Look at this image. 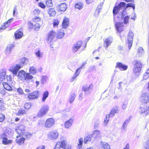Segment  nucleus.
<instances>
[{
	"label": "nucleus",
	"instance_id": "18",
	"mask_svg": "<svg viewBox=\"0 0 149 149\" xmlns=\"http://www.w3.org/2000/svg\"><path fill=\"white\" fill-rule=\"evenodd\" d=\"M82 42L81 41H78L77 43L74 45L72 48V50L74 52H76L81 46L82 45Z\"/></svg>",
	"mask_w": 149,
	"mask_h": 149
},
{
	"label": "nucleus",
	"instance_id": "27",
	"mask_svg": "<svg viewBox=\"0 0 149 149\" xmlns=\"http://www.w3.org/2000/svg\"><path fill=\"white\" fill-rule=\"evenodd\" d=\"M73 119L72 118H70L68 120L66 121L64 124V126L65 128H69L70 127L73 123Z\"/></svg>",
	"mask_w": 149,
	"mask_h": 149
},
{
	"label": "nucleus",
	"instance_id": "44",
	"mask_svg": "<svg viewBox=\"0 0 149 149\" xmlns=\"http://www.w3.org/2000/svg\"><path fill=\"white\" fill-rule=\"evenodd\" d=\"M29 71L32 74H35L37 72V70L36 68L32 66L30 68Z\"/></svg>",
	"mask_w": 149,
	"mask_h": 149
},
{
	"label": "nucleus",
	"instance_id": "52",
	"mask_svg": "<svg viewBox=\"0 0 149 149\" xmlns=\"http://www.w3.org/2000/svg\"><path fill=\"white\" fill-rule=\"evenodd\" d=\"M35 54L37 57L40 58L42 57V53L41 52L40 50H38L37 52H36Z\"/></svg>",
	"mask_w": 149,
	"mask_h": 149
},
{
	"label": "nucleus",
	"instance_id": "17",
	"mask_svg": "<svg viewBox=\"0 0 149 149\" xmlns=\"http://www.w3.org/2000/svg\"><path fill=\"white\" fill-rule=\"evenodd\" d=\"M69 24V19L66 17H64L62 23V27L63 29H66Z\"/></svg>",
	"mask_w": 149,
	"mask_h": 149
},
{
	"label": "nucleus",
	"instance_id": "30",
	"mask_svg": "<svg viewBox=\"0 0 149 149\" xmlns=\"http://www.w3.org/2000/svg\"><path fill=\"white\" fill-rule=\"evenodd\" d=\"M65 35V33L63 30H59L57 34L56 38L57 39H61L63 38Z\"/></svg>",
	"mask_w": 149,
	"mask_h": 149
},
{
	"label": "nucleus",
	"instance_id": "61",
	"mask_svg": "<svg viewBox=\"0 0 149 149\" xmlns=\"http://www.w3.org/2000/svg\"><path fill=\"white\" fill-rule=\"evenodd\" d=\"M77 77V76H76L74 75L70 79V81L71 82H73L74 80H75L76 79Z\"/></svg>",
	"mask_w": 149,
	"mask_h": 149
},
{
	"label": "nucleus",
	"instance_id": "53",
	"mask_svg": "<svg viewBox=\"0 0 149 149\" xmlns=\"http://www.w3.org/2000/svg\"><path fill=\"white\" fill-rule=\"evenodd\" d=\"M40 11L39 10L35 9L33 12V14L34 15H39L40 13Z\"/></svg>",
	"mask_w": 149,
	"mask_h": 149
},
{
	"label": "nucleus",
	"instance_id": "10",
	"mask_svg": "<svg viewBox=\"0 0 149 149\" xmlns=\"http://www.w3.org/2000/svg\"><path fill=\"white\" fill-rule=\"evenodd\" d=\"M140 101L143 104H146L149 102V95L147 93H142L140 97Z\"/></svg>",
	"mask_w": 149,
	"mask_h": 149
},
{
	"label": "nucleus",
	"instance_id": "46",
	"mask_svg": "<svg viewBox=\"0 0 149 149\" xmlns=\"http://www.w3.org/2000/svg\"><path fill=\"white\" fill-rule=\"evenodd\" d=\"M59 24L58 20L57 19H54L53 20V24L54 27L57 26Z\"/></svg>",
	"mask_w": 149,
	"mask_h": 149
},
{
	"label": "nucleus",
	"instance_id": "11",
	"mask_svg": "<svg viewBox=\"0 0 149 149\" xmlns=\"http://www.w3.org/2000/svg\"><path fill=\"white\" fill-rule=\"evenodd\" d=\"M39 95V91H35L29 93L28 95V97L30 100H33L38 98Z\"/></svg>",
	"mask_w": 149,
	"mask_h": 149
},
{
	"label": "nucleus",
	"instance_id": "54",
	"mask_svg": "<svg viewBox=\"0 0 149 149\" xmlns=\"http://www.w3.org/2000/svg\"><path fill=\"white\" fill-rule=\"evenodd\" d=\"M38 5L42 8H45L46 7V6L43 2H39L38 3Z\"/></svg>",
	"mask_w": 149,
	"mask_h": 149
},
{
	"label": "nucleus",
	"instance_id": "25",
	"mask_svg": "<svg viewBox=\"0 0 149 149\" xmlns=\"http://www.w3.org/2000/svg\"><path fill=\"white\" fill-rule=\"evenodd\" d=\"M15 38L16 39H19L23 36V32L19 30H17L14 33Z\"/></svg>",
	"mask_w": 149,
	"mask_h": 149
},
{
	"label": "nucleus",
	"instance_id": "8",
	"mask_svg": "<svg viewBox=\"0 0 149 149\" xmlns=\"http://www.w3.org/2000/svg\"><path fill=\"white\" fill-rule=\"evenodd\" d=\"M55 124V120L53 118H47L44 124L45 128L49 129L53 126Z\"/></svg>",
	"mask_w": 149,
	"mask_h": 149
},
{
	"label": "nucleus",
	"instance_id": "23",
	"mask_svg": "<svg viewBox=\"0 0 149 149\" xmlns=\"http://www.w3.org/2000/svg\"><path fill=\"white\" fill-rule=\"evenodd\" d=\"M13 20V18H11L9 19L7 21L3 24L1 26L0 29H4L8 27L10 25V22Z\"/></svg>",
	"mask_w": 149,
	"mask_h": 149
},
{
	"label": "nucleus",
	"instance_id": "29",
	"mask_svg": "<svg viewBox=\"0 0 149 149\" xmlns=\"http://www.w3.org/2000/svg\"><path fill=\"white\" fill-rule=\"evenodd\" d=\"M48 13L50 17H54L56 15V12L54 8H50L49 9Z\"/></svg>",
	"mask_w": 149,
	"mask_h": 149
},
{
	"label": "nucleus",
	"instance_id": "12",
	"mask_svg": "<svg viewBox=\"0 0 149 149\" xmlns=\"http://www.w3.org/2000/svg\"><path fill=\"white\" fill-rule=\"evenodd\" d=\"M115 26L117 31L118 33H121L124 30L125 27L123 22H117L115 24Z\"/></svg>",
	"mask_w": 149,
	"mask_h": 149
},
{
	"label": "nucleus",
	"instance_id": "40",
	"mask_svg": "<svg viewBox=\"0 0 149 149\" xmlns=\"http://www.w3.org/2000/svg\"><path fill=\"white\" fill-rule=\"evenodd\" d=\"M128 7H132L133 10H134L135 8V6L134 4L132 3H128L126 6H125V9H126Z\"/></svg>",
	"mask_w": 149,
	"mask_h": 149
},
{
	"label": "nucleus",
	"instance_id": "3",
	"mask_svg": "<svg viewBox=\"0 0 149 149\" xmlns=\"http://www.w3.org/2000/svg\"><path fill=\"white\" fill-rule=\"evenodd\" d=\"M61 148L63 149H71V146L68 144L65 141H63L61 142L58 141L54 149H60Z\"/></svg>",
	"mask_w": 149,
	"mask_h": 149
},
{
	"label": "nucleus",
	"instance_id": "58",
	"mask_svg": "<svg viewBox=\"0 0 149 149\" xmlns=\"http://www.w3.org/2000/svg\"><path fill=\"white\" fill-rule=\"evenodd\" d=\"M90 139L89 137L87 136L84 139V142L85 143H86L88 141H90Z\"/></svg>",
	"mask_w": 149,
	"mask_h": 149
},
{
	"label": "nucleus",
	"instance_id": "26",
	"mask_svg": "<svg viewBox=\"0 0 149 149\" xmlns=\"http://www.w3.org/2000/svg\"><path fill=\"white\" fill-rule=\"evenodd\" d=\"M93 87V86L92 84H90L89 86L87 85H85L82 87V90L86 92L92 89Z\"/></svg>",
	"mask_w": 149,
	"mask_h": 149
},
{
	"label": "nucleus",
	"instance_id": "32",
	"mask_svg": "<svg viewBox=\"0 0 149 149\" xmlns=\"http://www.w3.org/2000/svg\"><path fill=\"white\" fill-rule=\"evenodd\" d=\"M83 6L84 4L83 3L79 2L75 4L74 7L75 8L80 10L83 8Z\"/></svg>",
	"mask_w": 149,
	"mask_h": 149
},
{
	"label": "nucleus",
	"instance_id": "50",
	"mask_svg": "<svg viewBox=\"0 0 149 149\" xmlns=\"http://www.w3.org/2000/svg\"><path fill=\"white\" fill-rule=\"evenodd\" d=\"M5 116L3 114L0 113V122H3L5 120Z\"/></svg>",
	"mask_w": 149,
	"mask_h": 149
},
{
	"label": "nucleus",
	"instance_id": "20",
	"mask_svg": "<svg viewBox=\"0 0 149 149\" xmlns=\"http://www.w3.org/2000/svg\"><path fill=\"white\" fill-rule=\"evenodd\" d=\"M112 42L111 39L110 38H106L104 41V46L105 49L108 48V46L111 45Z\"/></svg>",
	"mask_w": 149,
	"mask_h": 149
},
{
	"label": "nucleus",
	"instance_id": "36",
	"mask_svg": "<svg viewBox=\"0 0 149 149\" xmlns=\"http://www.w3.org/2000/svg\"><path fill=\"white\" fill-rule=\"evenodd\" d=\"M26 111L23 109H20L19 110L17 113H16L17 115L19 116L21 115H22L26 113Z\"/></svg>",
	"mask_w": 149,
	"mask_h": 149
},
{
	"label": "nucleus",
	"instance_id": "1",
	"mask_svg": "<svg viewBox=\"0 0 149 149\" xmlns=\"http://www.w3.org/2000/svg\"><path fill=\"white\" fill-rule=\"evenodd\" d=\"M32 20L35 23L34 24L31 21H29L27 24V28L29 31L33 29L35 31H38L41 26V24L40 23L42 20L41 18L38 16H36L32 18Z\"/></svg>",
	"mask_w": 149,
	"mask_h": 149
},
{
	"label": "nucleus",
	"instance_id": "13",
	"mask_svg": "<svg viewBox=\"0 0 149 149\" xmlns=\"http://www.w3.org/2000/svg\"><path fill=\"white\" fill-rule=\"evenodd\" d=\"M58 134L56 130L51 131L48 135V138L52 140L56 139L58 137Z\"/></svg>",
	"mask_w": 149,
	"mask_h": 149
},
{
	"label": "nucleus",
	"instance_id": "5",
	"mask_svg": "<svg viewBox=\"0 0 149 149\" xmlns=\"http://www.w3.org/2000/svg\"><path fill=\"white\" fill-rule=\"evenodd\" d=\"M6 79L7 83H10L11 82L12 78L10 75H6V73L5 72H2L0 74V84L3 81H5Z\"/></svg>",
	"mask_w": 149,
	"mask_h": 149
},
{
	"label": "nucleus",
	"instance_id": "19",
	"mask_svg": "<svg viewBox=\"0 0 149 149\" xmlns=\"http://www.w3.org/2000/svg\"><path fill=\"white\" fill-rule=\"evenodd\" d=\"M22 66H20L17 64L15 66H13L10 68V70L13 72V74H16Z\"/></svg>",
	"mask_w": 149,
	"mask_h": 149
},
{
	"label": "nucleus",
	"instance_id": "21",
	"mask_svg": "<svg viewBox=\"0 0 149 149\" xmlns=\"http://www.w3.org/2000/svg\"><path fill=\"white\" fill-rule=\"evenodd\" d=\"M58 9L61 11H65L67 8V5L65 3L58 5L57 6Z\"/></svg>",
	"mask_w": 149,
	"mask_h": 149
},
{
	"label": "nucleus",
	"instance_id": "2",
	"mask_svg": "<svg viewBox=\"0 0 149 149\" xmlns=\"http://www.w3.org/2000/svg\"><path fill=\"white\" fill-rule=\"evenodd\" d=\"M134 64L133 73L135 75H137L141 71L143 64L141 61L139 60L134 61Z\"/></svg>",
	"mask_w": 149,
	"mask_h": 149
},
{
	"label": "nucleus",
	"instance_id": "14",
	"mask_svg": "<svg viewBox=\"0 0 149 149\" xmlns=\"http://www.w3.org/2000/svg\"><path fill=\"white\" fill-rule=\"evenodd\" d=\"M15 45L13 43L9 45L6 47L5 49V53L6 54L11 53L14 49Z\"/></svg>",
	"mask_w": 149,
	"mask_h": 149
},
{
	"label": "nucleus",
	"instance_id": "57",
	"mask_svg": "<svg viewBox=\"0 0 149 149\" xmlns=\"http://www.w3.org/2000/svg\"><path fill=\"white\" fill-rule=\"evenodd\" d=\"M87 64L86 62H85L83 63L81 66L79 68L80 69H82L83 68H84V66L86 65Z\"/></svg>",
	"mask_w": 149,
	"mask_h": 149
},
{
	"label": "nucleus",
	"instance_id": "38",
	"mask_svg": "<svg viewBox=\"0 0 149 149\" xmlns=\"http://www.w3.org/2000/svg\"><path fill=\"white\" fill-rule=\"evenodd\" d=\"M126 3L124 2H120L118 5L116 6L120 9V10L123 7H125Z\"/></svg>",
	"mask_w": 149,
	"mask_h": 149
},
{
	"label": "nucleus",
	"instance_id": "49",
	"mask_svg": "<svg viewBox=\"0 0 149 149\" xmlns=\"http://www.w3.org/2000/svg\"><path fill=\"white\" fill-rule=\"evenodd\" d=\"M110 116L109 115H107L106 116V117L104 121V124L105 125H107L109 121V117Z\"/></svg>",
	"mask_w": 149,
	"mask_h": 149
},
{
	"label": "nucleus",
	"instance_id": "33",
	"mask_svg": "<svg viewBox=\"0 0 149 149\" xmlns=\"http://www.w3.org/2000/svg\"><path fill=\"white\" fill-rule=\"evenodd\" d=\"M120 10L117 6H115L113 10V16H114L117 14L119 13Z\"/></svg>",
	"mask_w": 149,
	"mask_h": 149
},
{
	"label": "nucleus",
	"instance_id": "6",
	"mask_svg": "<svg viewBox=\"0 0 149 149\" xmlns=\"http://www.w3.org/2000/svg\"><path fill=\"white\" fill-rule=\"evenodd\" d=\"M25 126L24 125H20L17 127L16 129V131L17 133L19 134V136H17V138L18 137L22 136L24 134L25 131Z\"/></svg>",
	"mask_w": 149,
	"mask_h": 149
},
{
	"label": "nucleus",
	"instance_id": "34",
	"mask_svg": "<svg viewBox=\"0 0 149 149\" xmlns=\"http://www.w3.org/2000/svg\"><path fill=\"white\" fill-rule=\"evenodd\" d=\"M102 149H111L110 146L107 143H104L102 144Z\"/></svg>",
	"mask_w": 149,
	"mask_h": 149
},
{
	"label": "nucleus",
	"instance_id": "64",
	"mask_svg": "<svg viewBox=\"0 0 149 149\" xmlns=\"http://www.w3.org/2000/svg\"><path fill=\"white\" fill-rule=\"evenodd\" d=\"M127 122H125L123 125V126H122L123 128L124 129H125V127L127 126Z\"/></svg>",
	"mask_w": 149,
	"mask_h": 149
},
{
	"label": "nucleus",
	"instance_id": "7",
	"mask_svg": "<svg viewBox=\"0 0 149 149\" xmlns=\"http://www.w3.org/2000/svg\"><path fill=\"white\" fill-rule=\"evenodd\" d=\"M134 33L132 31H130L127 37V41L129 49L130 50L132 45Z\"/></svg>",
	"mask_w": 149,
	"mask_h": 149
},
{
	"label": "nucleus",
	"instance_id": "39",
	"mask_svg": "<svg viewBox=\"0 0 149 149\" xmlns=\"http://www.w3.org/2000/svg\"><path fill=\"white\" fill-rule=\"evenodd\" d=\"M33 134V133H31L29 132H26L24 135V136L26 139H28L31 138Z\"/></svg>",
	"mask_w": 149,
	"mask_h": 149
},
{
	"label": "nucleus",
	"instance_id": "31",
	"mask_svg": "<svg viewBox=\"0 0 149 149\" xmlns=\"http://www.w3.org/2000/svg\"><path fill=\"white\" fill-rule=\"evenodd\" d=\"M25 139L23 137H21L19 139H17L16 140V142L19 145L23 144L24 142Z\"/></svg>",
	"mask_w": 149,
	"mask_h": 149
},
{
	"label": "nucleus",
	"instance_id": "16",
	"mask_svg": "<svg viewBox=\"0 0 149 149\" xmlns=\"http://www.w3.org/2000/svg\"><path fill=\"white\" fill-rule=\"evenodd\" d=\"M140 110L141 113V114L144 113L145 116L149 115V106L148 107L146 106L141 107L140 108Z\"/></svg>",
	"mask_w": 149,
	"mask_h": 149
},
{
	"label": "nucleus",
	"instance_id": "43",
	"mask_svg": "<svg viewBox=\"0 0 149 149\" xmlns=\"http://www.w3.org/2000/svg\"><path fill=\"white\" fill-rule=\"evenodd\" d=\"M49 95V93L48 91H47L45 92L43 94L42 100L44 101H45L46 98L48 97Z\"/></svg>",
	"mask_w": 149,
	"mask_h": 149
},
{
	"label": "nucleus",
	"instance_id": "41",
	"mask_svg": "<svg viewBox=\"0 0 149 149\" xmlns=\"http://www.w3.org/2000/svg\"><path fill=\"white\" fill-rule=\"evenodd\" d=\"M45 3L47 7H51L53 5V3L52 0H45Z\"/></svg>",
	"mask_w": 149,
	"mask_h": 149
},
{
	"label": "nucleus",
	"instance_id": "51",
	"mask_svg": "<svg viewBox=\"0 0 149 149\" xmlns=\"http://www.w3.org/2000/svg\"><path fill=\"white\" fill-rule=\"evenodd\" d=\"M33 78V77L29 73L27 74L25 77V79H31Z\"/></svg>",
	"mask_w": 149,
	"mask_h": 149
},
{
	"label": "nucleus",
	"instance_id": "63",
	"mask_svg": "<svg viewBox=\"0 0 149 149\" xmlns=\"http://www.w3.org/2000/svg\"><path fill=\"white\" fill-rule=\"evenodd\" d=\"M43 123V121L42 120H39L38 121V124L39 125H42Z\"/></svg>",
	"mask_w": 149,
	"mask_h": 149
},
{
	"label": "nucleus",
	"instance_id": "45",
	"mask_svg": "<svg viewBox=\"0 0 149 149\" xmlns=\"http://www.w3.org/2000/svg\"><path fill=\"white\" fill-rule=\"evenodd\" d=\"M31 104L28 102L26 103L24 105V108L26 110H28L31 107Z\"/></svg>",
	"mask_w": 149,
	"mask_h": 149
},
{
	"label": "nucleus",
	"instance_id": "56",
	"mask_svg": "<svg viewBox=\"0 0 149 149\" xmlns=\"http://www.w3.org/2000/svg\"><path fill=\"white\" fill-rule=\"evenodd\" d=\"M26 60V58H21L20 62V64L21 65L24 64L25 63Z\"/></svg>",
	"mask_w": 149,
	"mask_h": 149
},
{
	"label": "nucleus",
	"instance_id": "60",
	"mask_svg": "<svg viewBox=\"0 0 149 149\" xmlns=\"http://www.w3.org/2000/svg\"><path fill=\"white\" fill-rule=\"evenodd\" d=\"M36 149H45V147L44 146L40 145L38 146Z\"/></svg>",
	"mask_w": 149,
	"mask_h": 149
},
{
	"label": "nucleus",
	"instance_id": "9",
	"mask_svg": "<svg viewBox=\"0 0 149 149\" xmlns=\"http://www.w3.org/2000/svg\"><path fill=\"white\" fill-rule=\"evenodd\" d=\"M56 33L53 30L50 31L47 34V41L50 43L53 41L56 36Z\"/></svg>",
	"mask_w": 149,
	"mask_h": 149
},
{
	"label": "nucleus",
	"instance_id": "4",
	"mask_svg": "<svg viewBox=\"0 0 149 149\" xmlns=\"http://www.w3.org/2000/svg\"><path fill=\"white\" fill-rule=\"evenodd\" d=\"M49 110V107L47 106H44L42 107L38 113L37 117H40L45 115Z\"/></svg>",
	"mask_w": 149,
	"mask_h": 149
},
{
	"label": "nucleus",
	"instance_id": "15",
	"mask_svg": "<svg viewBox=\"0 0 149 149\" xmlns=\"http://www.w3.org/2000/svg\"><path fill=\"white\" fill-rule=\"evenodd\" d=\"M116 68H119L121 70H125L128 68V66L124 65L121 62H118L115 66Z\"/></svg>",
	"mask_w": 149,
	"mask_h": 149
},
{
	"label": "nucleus",
	"instance_id": "47",
	"mask_svg": "<svg viewBox=\"0 0 149 149\" xmlns=\"http://www.w3.org/2000/svg\"><path fill=\"white\" fill-rule=\"evenodd\" d=\"M130 16H126L123 19V22L125 24H126L129 23V20L130 19Z\"/></svg>",
	"mask_w": 149,
	"mask_h": 149
},
{
	"label": "nucleus",
	"instance_id": "59",
	"mask_svg": "<svg viewBox=\"0 0 149 149\" xmlns=\"http://www.w3.org/2000/svg\"><path fill=\"white\" fill-rule=\"evenodd\" d=\"M17 91L20 94H23V90L21 88H18L17 89Z\"/></svg>",
	"mask_w": 149,
	"mask_h": 149
},
{
	"label": "nucleus",
	"instance_id": "42",
	"mask_svg": "<svg viewBox=\"0 0 149 149\" xmlns=\"http://www.w3.org/2000/svg\"><path fill=\"white\" fill-rule=\"evenodd\" d=\"M4 109V103L2 100H0V111L3 110Z\"/></svg>",
	"mask_w": 149,
	"mask_h": 149
},
{
	"label": "nucleus",
	"instance_id": "28",
	"mask_svg": "<svg viewBox=\"0 0 149 149\" xmlns=\"http://www.w3.org/2000/svg\"><path fill=\"white\" fill-rule=\"evenodd\" d=\"M8 83L4 81H3L1 83H2L3 87L5 89L8 91H11L12 90V88Z\"/></svg>",
	"mask_w": 149,
	"mask_h": 149
},
{
	"label": "nucleus",
	"instance_id": "55",
	"mask_svg": "<svg viewBox=\"0 0 149 149\" xmlns=\"http://www.w3.org/2000/svg\"><path fill=\"white\" fill-rule=\"evenodd\" d=\"M80 69L79 68H78L76 71L74 75L77 76L80 74Z\"/></svg>",
	"mask_w": 149,
	"mask_h": 149
},
{
	"label": "nucleus",
	"instance_id": "35",
	"mask_svg": "<svg viewBox=\"0 0 149 149\" xmlns=\"http://www.w3.org/2000/svg\"><path fill=\"white\" fill-rule=\"evenodd\" d=\"M75 97L76 95L75 93H72L71 94L69 99V102L70 103H72L73 102L75 99Z\"/></svg>",
	"mask_w": 149,
	"mask_h": 149
},
{
	"label": "nucleus",
	"instance_id": "48",
	"mask_svg": "<svg viewBox=\"0 0 149 149\" xmlns=\"http://www.w3.org/2000/svg\"><path fill=\"white\" fill-rule=\"evenodd\" d=\"M101 8H102L100 7L97 9L95 10L94 14L95 16H97L99 15L100 13V10H101Z\"/></svg>",
	"mask_w": 149,
	"mask_h": 149
},
{
	"label": "nucleus",
	"instance_id": "37",
	"mask_svg": "<svg viewBox=\"0 0 149 149\" xmlns=\"http://www.w3.org/2000/svg\"><path fill=\"white\" fill-rule=\"evenodd\" d=\"M79 143L77 145L79 148H81L83 142V139L82 138H80L78 140Z\"/></svg>",
	"mask_w": 149,
	"mask_h": 149
},
{
	"label": "nucleus",
	"instance_id": "24",
	"mask_svg": "<svg viewBox=\"0 0 149 149\" xmlns=\"http://www.w3.org/2000/svg\"><path fill=\"white\" fill-rule=\"evenodd\" d=\"M2 139V144L5 145H9L11 144L13 141L11 140H8L7 138L5 137H1Z\"/></svg>",
	"mask_w": 149,
	"mask_h": 149
},
{
	"label": "nucleus",
	"instance_id": "22",
	"mask_svg": "<svg viewBox=\"0 0 149 149\" xmlns=\"http://www.w3.org/2000/svg\"><path fill=\"white\" fill-rule=\"evenodd\" d=\"M119 109L118 107L116 106L112 108V109L111 110L109 113L108 114L111 117L113 116L115 113H117L118 112Z\"/></svg>",
	"mask_w": 149,
	"mask_h": 149
},
{
	"label": "nucleus",
	"instance_id": "62",
	"mask_svg": "<svg viewBox=\"0 0 149 149\" xmlns=\"http://www.w3.org/2000/svg\"><path fill=\"white\" fill-rule=\"evenodd\" d=\"M129 148L130 144L129 143H127L123 149H129Z\"/></svg>",
	"mask_w": 149,
	"mask_h": 149
}]
</instances>
